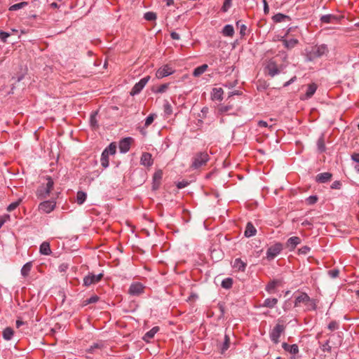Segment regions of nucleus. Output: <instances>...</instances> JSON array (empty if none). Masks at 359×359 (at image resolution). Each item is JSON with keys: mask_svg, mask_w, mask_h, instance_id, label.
Wrapping results in <instances>:
<instances>
[{"mask_svg": "<svg viewBox=\"0 0 359 359\" xmlns=\"http://www.w3.org/2000/svg\"><path fill=\"white\" fill-rule=\"evenodd\" d=\"M329 50L326 45H316L306 49V57L309 61H313L328 53Z\"/></svg>", "mask_w": 359, "mask_h": 359, "instance_id": "f257e3e1", "label": "nucleus"}, {"mask_svg": "<svg viewBox=\"0 0 359 359\" xmlns=\"http://www.w3.org/2000/svg\"><path fill=\"white\" fill-rule=\"evenodd\" d=\"M46 183L40 185L36 191V196L39 199L46 198L53 188L54 182L50 177H46Z\"/></svg>", "mask_w": 359, "mask_h": 359, "instance_id": "f03ea898", "label": "nucleus"}, {"mask_svg": "<svg viewBox=\"0 0 359 359\" xmlns=\"http://www.w3.org/2000/svg\"><path fill=\"white\" fill-rule=\"evenodd\" d=\"M209 155L207 152L196 153L193 158L191 168L193 169H198L199 168L205 165L209 161Z\"/></svg>", "mask_w": 359, "mask_h": 359, "instance_id": "7ed1b4c3", "label": "nucleus"}, {"mask_svg": "<svg viewBox=\"0 0 359 359\" xmlns=\"http://www.w3.org/2000/svg\"><path fill=\"white\" fill-rule=\"evenodd\" d=\"M348 226H325V230L331 236L341 237L344 234L350 233V230L347 229Z\"/></svg>", "mask_w": 359, "mask_h": 359, "instance_id": "20e7f679", "label": "nucleus"}, {"mask_svg": "<svg viewBox=\"0 0 359 359\" xmlns=\"http://www.w3.org/2000/svg\"><path fill=\"white\" fill-rule=\"evenodd\" d=\"M283 250V245L281 243H276L269 246L266 250V258L268 261L273 260Z\"/></svg>", "mask_w": 359, "mask_h": 359, "instance_id": "39448f33", "label": "nucleus"}, {"mask_svg": "<svg viewBox=\"0 0 359 359\" xmlns=\"http://www.w3.org/2000/svg\"><path fill=\"white\" fill-rule=\"evenodd\" d=\"M280 320H278V323L270 332V339L274 344H278L280 340V335L285 332V325L280 324Z\"/></svg>", "mask_w": 359, "mask_h": 359, "instance_id": "423d86ee", "label": "nucleus"}, {"mask_svg": "<svg viewBox=\"0 0 359 359\" xmlns=\"http://www.w3.org/2000/svg\"><path fill=\"white\" fill-rule=\"evenodd\" d=\"M265 69L269 76L274 77L280 73L283 66L278 67L277 62L273 59H271L268 61Z\"/></svg>", "mask_w": 359, "mask_h": 359, "instance_id": "0eeeda50", "label": "nucleus"}, {"mask_svg": "<svg viewBox=\"0 0 359 359\" xmlns=\"http://www.w3.org/2000/svg\"><path fill=\"white\" fill-rule=\"evenodd\" d=\"M149 79H150L149 76H147L141 79L140 80V81L137 82V83H135V85L132 88V90L130 91V95H137L138 93H140L142 91V90L144 88L146 84L148 83Z\"/></svg>", "mask_w": 359, "mask_h": 359, "instance_id": "6e6552de", "label": "nucleus"}, {"mask_svg": "<svg viewBox=\"0 0 359 359\" xmlns=\"http://www.w3.org/2000/svg\"><path fill=\"white\" fill-rule=\"evenodd\" d=\"M103 277L102 273H99L98 275H94L93 273H89L83 278V285L86 287H88L92 284H95L99 282L102 278Z\"/></svg>", "mask_w": 359, "mask_h": 359, "instance_id": "1a4fd4ad", "label": "nucleus"}, {"mask_svg": "<svg viewBox=\"0 0 359 359\" xmlns=\"http://www.w3.org/2000/svg\"><path fill=\"white\" fill-rule=\"evenodd\" d=\"M145 287L140 283H135L130 285L128 293L133 296H139L144 291Z\"/></svg>", "mask_w": 359, "mask_h": 359, "instance_id": "9d476101", "label": "nucleus"}, {"mask_svg": "<svg viewBox=\"0 0 359 359\" xmlns=\"http://www.w3.org/2000/svg\"><path fill=\"white\" fill-rule=\"evenodd\" d=\"M175 72V70L172 69L168 65H163L160 67L156 73V76L158 79H162L169 75L172 74Z\"/></svg>", "mask_w": 359, "mask_h": 359, "instance_id": "9b49d317", "label": "nucleus"}, {"mask_svg": "<svg viewBox=\"0 0 359 359\" xmlns=\"http://www.w3.org/2000/svg\"><path fill=\"white\" fill-rule=\"evenodd\" d=\"M56 205L54 201H46L39 204V210L46 213H49L55 208Z\"/></svg>", "mask_w": 359, "mask_h": 359, "instance_id": "f8f14e48", "label": "nucleus"}, {"mask_svg": "<svg viewBox=\"0 0 359 359\" xmlns=\"http://www.w3.org/2000/svg\"><path fill=\"white\" fill-rule=\"evenodd\" d=\"M133 140L132 137H126L119 142V150L121 153H126L130 150L131 143Z\"/></svg>", "mask_w": 359, "mask_h": 359, "instance_id": "ddd939ff", "label": "nucleus"}, {"mask_svg": "<svg viewBox=\"0 0 359 359\" xmlns=\"http://www.w3.org/2000/svg\"><path fill=\"white\" fill-rule=\"evenodd\" d=\"M302 240L298 236H292L287 239L285 247L290 250L293 251L297 245L301 243Z\"/></svg>", "mask_w": 359, "mask_h": 359, "instance_id": "4468645a", "label": "nucleus"}, {"mask_svg": "<svg viewBox=\"0 0 359 359\" xmlns=\"http://www.w3.org/2000/svg\"><path fill=\"white\" fill-rule=\"evenodd\" d=\"M154 160L152 158V156L150 153L144 152L140 158V163L141 165L150 167L153 165Z\"/></svg>", "mask_w": 359, "mask_h": 359, "instance_id": "2eb2a0df", "label": "nucleus"}, {"mask_svg": "<svg viewBox=\"0 0 359 359\" xmlns=\"http://www.w3.org/2000/svg\"><path fill=\"white\" fill-rule=\"evenodd\" d=\"M310 299V297L306 293L301 292L300 294L295 298L294 306H299L301 304L307 305Z\"/></svg>", "mask_w": 359, "mask_h": 359, "instance_id": "dca6fc26", "label": "nucleus"}, {"mask_svg": "<svg viewBox=\"0 0 359 359\" xmlns=\"http://www.w3.org/2000/svg\"><path fill=\"white\" fill-rule=\"evenodd\" d=\"M162 177H163V172L161 170H157L156 172H154V176H153V183H152L153 190H156L159 188Z\"/></svg>", "mask_w": 359, "mask_h": 359, "instance_id": "f3484780", "label": "nucleus"}, {"mask_svg": "<svg viewBox=\"0 0 359 359\" xmlns=\"http://www.w3.org/2000/svg\"><path fill=\"white\" fill-rule=\"evenodd\" d=\"M332 177V173L328 172L319 173L316 177V181L318 183H326L331 180Z\"/></svg>", "mask_w": 359, "mask_h": 359, "instance_id": "a211bd4d", "label": "nucleus"}, {"mask_svg": "<svg viewBox=\"0 0 359 359\" xmlns=\"http://www.w3.org/2000/svg\"><path fill=\"white\" fill-rule=\"evenodd\" d=\"M283 348L291 354L296 355L299 353V348L297 344L290 345L285 342L282 344Z\"/></svg>", "mask_w": 359, "mask_h": 359, "instance_id": "6ab92c4d", "label": "nucleus"}, {"mask_svg": "<svg viewBox=\"0 0 359 359\" xmlns=\"http://www.w3.org/2000/svg\"><path fill=\"white\" fill-rule=\"evenodd\" d=\"M317 90V85L314 83L309 84L307 87L306 92L302 99L311 98Z\"/></svg>", "mask_w": 359, "mask_h": 359, "instance_id": "aec40b11", "label": "nucleus"}, {"mask_svg": "<svg viewBox=\"0 0 359 359\" xmlns=\"http://www.w3.org/2000/svg\"><path fill=\"white\" fill-rule=\"evenodd\" d=\"M159 331V327L158 326L154 327L149 331L145 333L144 337H142L143 340L149 342L150 339L154 338L155 334Z\"/></svg>", "mask_w": 359, "mask_h": 359, "instance_id": "412c9836", "label": "nucleus"}, {"mask_svg": "<svg viewBox=\"0 0 359 359\" xmlns=\"http://www.w3.org/2000/svg\"><path fill=\"white\" fill-rule=\"evenodd\" d=\"M223 89L222 88H215L212 93V99L213 100L221 101L223 99Z\"/></svg>", "mask_w": 359, "mask_h": 359, "instance_id": "4be33fe9", "label": "nucleus"}, {"mask_svg": "<svg viewBox=\"0 0 359 359\" xmlns=\"http://www.w3.org/2000/svg\"><path fill=\"white\" fill-rule=\"evenodd\" d=\"M246 266V263L242 261L240 258L236 259L233 264V267L238 271H244Z\"/></svg>", "mask_w": 359, "mask_h": 359, "instance_id": "5701e85b", "label": "nucleus"}, {"mask_svg": "<svg viewBox=\"0 0 359 359\" xmlns=\"http://www.w3.org/2000/svg\"><path fill=\"white\" fill-rule=\"evenodd\" d=\"M40 253L44 255H50L52 252L50 247V243L48 242H43L39 248Z\"/></svg>", "mask_w": 359, "mask_h": 359, "instance_id": "b1692460", "label": "nucleus"}, {"mask_svg": "<svg viewBox=\"0 0 359 359\" xmlns=\"http://www.w3.org/2000/svg\"><path fill=\"white\" fill-rule=\"evenodd\" d=\"M234 28L231 25H226L222 30V34L224 36L232 37L234 35Z\"/></svg>", "mask_w": 359, "mask_h": 359, "instance_id": "393cba45", "label": "nucleus"}, {"mask_svg": "<svg viewBox=\"0 0 359 359\" xmlns=\"http://www.w3.org/2000/svg\"><path fill=\"white\" fill-rule=\"evenodd\" d=\"M338 18L334 15H325L321 16L320 21L323 23H333L338 22Z\"/></svg>", "mask_w": 359, "mask_h": 359, "instance_id": "a878e982", "label": "nucleus"}, {"mask_svg": "<svg viewBox=\"0 0 359 359\" xmlns=\"http://www.w3.org/2000/svg\"><path fill=\"white\" fill-rule=\"evenodd\" d=\"M284 46L287 49L293 48L298 43L299 41L296 39H283Z\"/></svg>", "mask_w": 359, "mask_h": 359, "instance_id": "bb28decb", "label": "nucleus"}, {"mask_svg": "<svg viewBox=\"0 0 359 359\" xmlns=\"http://www.w3.org/2000/svg\"><path fill=\"white\" fill-rule=\"evenodd\" d=\"M208 68V65L204 64L194 69L193 72V76L198 77L202 75Z\"/></svg>", "mask_w": 359, "mask_h": 359, "instance_id": "cd10ccee", "label": "nucleus"}, {"mask_svg": "<svg viewBox=\"0 0 359 359\" xmlns=\"http://www.w3.org/2000/svg\"><path fill=\"white\" fill-rule=\"evenodd\" d=\"M277 303L278 299L276 298H267L264 301L262 306L273 309L275 307Z\"/></svg>", "mask_w": 359, "mask_h": 359, "instance_id": "c85d7f7f", "label": "nucleus"}, {"mask_svg": "<svg viewBox=\"0 0 359 359\" xmlns=\"http://www.w3.org/2000/svg\"><path fill=\"white\" fill-rule=\"evenodd\" d=\"M280 284V281L279 280H274L273 281H271L270 283H269L266 287V290L270 293V294H272L274 292V290L275 288L279 285Z\"/></svg>", "mask_w": 359, "mask_h": 359, "instance_id": "c756f323", "label": "nucleus"}, {"mask_svg": "<svg viewBox=\"0 0 359 359\" xmlns=\"http://www.w3.org/2000/svg\"><path fill=\"white\" fill-rule=\"evenodd\" d=\"M32 263L31 262L26 263L21 269V274L23 277H27L32 269Z\"/></svg>", "mask_w": 359, "mask_h": 359, "instance_id": "7c9ffc66", "label": "nucleus"}, {"mask_svg": "<svg viewBox=\"0 0 359 359\" xmlns=\"http://www.w3.org/2000/svg\"><path fill=\"white\" fill-rule=\"evenodd\" d=\"M230 344V339L228 335L224 336V340L223 344L220 346V352L223 354L229 348Z\"/></svg>", "mask_w": 359, "mask_h": 359, "instance_id": "2f4dec72", "label": "nucleus"}, {"mask_svg": "<svg viewBox=\"0 0 359 359\" xmlns=\"http://www.w3.org/2000/svg\"><path fill=\"white\" fill-rule=\"evenodd\" d=\"M257 229L255 226H246V229L245 231L244 235L245 237H251L256 234Z\"/></svg>", "mask_w": 359, "mask_h": 359, "instance_id": "473e14b6", "label": "nucleus"}, {"mask_svg": "<svg viewBox=\"0 0 359 359\" xmlns=\"http://www.w3.org/2000/svg\"><path fill=\"white\" fill-rule=\"evenodd\" d=\"M317 147L318 149L320 152H324L325 151V139L324 135H322L317 141Z\"/></svg>", "mask_w": 359, "mask_h": 359, "instance_id": "72a5a7b5", "label": "nucleus"}, {"mask_svg": "<svg viewBox=\"0 0 359 359\" xmlns=\"http://www.w3.org/2000/svg\"><path fill=\"white\" fill-rule=\"evenodd\" d=\"M13 330L11 327H6L3 331V337L6 340H11L13 336Z\"/></svg>", "mask_w": 359, "mask_h": 359, "instance_id": "f704fd0d", "label": "nucleus"}, {"mask_svg": "<svg viewBox=\"0 0 359 359\" xmlns=\"http://www.w3.org/2000/svg\"><path fill=\"white\" fill-rule=\"evenodd\" d=\"M273 22H284L286 19H289V17L283 13H277L274 15L272 18Z\"/></svg>", "mask_w": 359, "mask_h": 359, "instance_id": "c9c22d12", "label": "nucleus"}, {"mask_svg": "<svg viewBox=\"0 0 359 359\" xmlns=\"http://www.w3.org/2000/svg\"><path fill=\"white\" fill-rule=\"evenodd\" d=\"M116 151V146L114 142H112L103 151V152L109 156L115 154Z\"/></svg>", "mask_w": 359, "mask_h": 359, "instance_id": "e433bc0d", "label": "nucleus"}, {"mask_svg": "<svg viewBox=\"0 0 359 359\" xmlns=\"http://www.w3.org/2000/svg\"><path fill=\"white\" fill-rule=\"evenodd\" d=\"M28 4L27 2L26 1H22V2H20V3H18V4H15L14 5H12L9 7L8 10L10 11H18L19 9H21L22 8H24L25 6H26Z\"/></svg>", "mask_w": 359, "mask_h": 359, "instance_id": "4c0bfd02", "label": "nucleus"}, {"mask_svg": "<svg viewBox=\"0 0 359 359\" xmlns=\"http://www.w3.org/2000/svg\"><path fill=\"white\" fill-rule=\"evenodd\" d=\"M86 194L83 191H78L76 194V202L78 204L81 205L86 199Z\"/></svg>", "mask_w": 359, "mask_h": 359, "instance_id": "58836bf2", "label": "nucleus"}, {"mask_svg": "<svg viewBox=\"0 0 359 359\" xmlns=\"http://www.w3.org/2000/svg\"><path fill=\"white\" fill-rule=\"evenodd\" d=\"M233 285V279L231 278H226L222 281V287L225 289H230Z\"/></svg>", "mask_w": 359, "mask_h": 359, "instance_id": "ea45409f", "label": "nucleus"}, {"mask_svg": "<svg viewBox=\"0 0 359 359\" xmlns=\"http://www.w3.org/2000/svg\"><path fill=\"white\" fill-rule=\"evenodd\" d=\"M100 161L103 168H106L109 166V156L103 151L101 155Z\"/></svg>", "mask_w": 359, "mask_h": 359, "instance_id": "a19ab883", "label": "nucleus"}, {"mask_svg": "<svg viewBox=\"0 0 359 359\" xmlns=\"http://www.w3.org/2000/svg\"><path fill=\"white\" fill-rule=\"evenodd\" d=\"M168 87H169V83H164V84L159 86L156 89H153V91L155 93H163L167 90Z\"/></svg>", "mask_w": 359, "mask_h": 359, "instance_id": "79ce46f5", "label": "nucleus"}, {"mask_svg": "<svg viewBox=\"0 0 359 359\" xmlns=\"http://www.w3.org/2000/svg\"><path fill=\"white\" fill-rule=\"evenodd\" d=\"M317 300L315 299H310V301L309 302L308 304L306 305L307 306L308 310H316L317 309Z\"/></svg>", "mask_w": 359, "mask_h": 359, "instance_id": "37998d69", "label": "nucleus"}, {"mask_svg": "<svg viewBox=\"0 0 359 359\" xmlns=\"http://www.w3.org/2000/svg\"><path fill=\"white\" fill-rule=\"evenodd\" d=\"M318 198L317 196H310L309 197L306 198V203L307 205H311L317 203Z\"/></svg>", "mask_w": 359, "mask_h": 359, "instance_id": "c03bdc74", "label": "nucleus"}, {"mask_svg": "<svg viewBox=\"0 0 359 359\" xmlns=\"http://www.w3.org/2000/svg\"><path fill=\"white\" fill-rule=\"evenodd\" d=\"M144 18L146 20L153 21L156 19V14L154 12H147L144 14Z\"/></svg>", "mask_w": 359, "mask_h": 359, "instance_id": "a18cd8bd", "label": "nucleus"}, {"mask_svg": "<svg viewBox=\"0 0 359 359\" xmlns=\"http://www.w3.org/2000/svg\"><path fill=\"white\" fill-rule=\"evenodd\" d=\"M351 159L358 163V165L355 166V168L357 172H359V153H353L351 155Z\"/></svg>", "mask_w": 359, "mask_h": 359, "instance_id": "49530a36", "label": "nucleus"}, {"mask_svg": "<svg viewBox=\"0 0 359 359\" xmlns=\"http://www.w3.org/2000/svg\"><path fill=\"white\" fill-rule=\"evenodd\" d=\"M232 109L231 105H220L218 108V111L221 114L226 113Z\"/></svg>", "mask_w": 359, "mask_h": 359, "instance_id": "de8ad7c7", "label": "nucleus"}, {"mask_svg": "<svg viewBox=\"0 0 359 359\" xmlns=\"http://www.w3.org/2000/svg\"><path fill=\"white\" fill-rule=\"evenodd\" d=\"M155 114H149L146 120H145V123H144V126L146 128H147L148 126H149L154 121V117H155Z\"/></svg>", "mask_w": 359, "mask_h": 359, "instance_id": "09e8293b", "label": "nucleus"}, {"mask_svg": "<svg viewBox=\"0 0 359 359\" xmlns=\"http://www.w3.org/2000/svg\"><path fill=\"white\" fill-rule=\"evenodd\" d=\"M231 6V0H224V2L223 4V6L222 7V11L223 12H226L229 8Z\"/></svg>", "mask_w": 359, "mask_h": 359, "instance_id": "8fccbe9b", "label": "nucleus"}, {"mask_svg": "<svg viewBox=\"0 0 359 359\" xmlns=\"http://www.w3.org/2000/svg\"><path fill=\"white\" fill-rule=\"evenodd\" d=\"M96 114H97L96 112L94 113L93 114H91L90 118V125L93 128H95V127L98 126L97 121V119H96Z\"/></svg>", "mask_w": 359, "mask_h": 359, "instance_id": "3c124183", "label": "nucleus"}, {"mask_svg": "<svg viewBox=\"0 0 359 359\" xmlns=\"http://www.w3.org/2000/svg\"><path fill=\"white\" fill-rule=\"evenodd\" d=\"M310 250L311 248L309 246L304 245L298 250V252L300 255H307Z\"/></svg>", "mask_w": 359, "mask_h": 359, "instance_id": "603ef678", "label": "nucleus"}, {"mask_svg": "<svg viewBox=\"0 0 359 359\" xmlns=\"http://www.w3.org/2000/svg\"><path fill=\"white\" fill-rule=\"evenodd\" d=\"M339 274V271L337 269H334L328 271V275L332 278H335L338 277Z\"/></svg>", "mask_w": 359, "mask_h": 359, "instance_id": "864d4df0", "label": "nucleus"}, {"mask_svg": "<svg viewBox=\"0 0 359 359\" xmlns=\"http://www.w3.org/2000/svg\"><path fill=\"white\" fill-rule=\"evenodd\" d=\"M10 36V34L0 30V40L2 42H6V39Z\"/></svg>", "mask_w": 359, "mask_h": 359, "instance_id": "5fc2aeb1", "label": "nucleus"}, {"mask_svg": "<svg viewBox=\"0 0 359 359\" xmlns=\"http://www.w3.org/2000/svg\"><path fill=\"white\" fill-rule=\"evenodd\" d=\"M338 328V324L335 321H332L328 325V329L331 331L335 330Z\"/></svg>", "mask_w": 359, "mask_h": 359, "instance_id": "6e6d98bb", "label": "nucleus"}, {"mask_svg": "<svg viewBox=\"0 0 359 359\" xmlns=\"http://www.w3.org/2000/svg\"><path fill=\"white\" fill-rule=\"evenodd\" d=\"M69 268V265L66 263H62L58 266V270L60 272H65Z\"/></svg>", "mask_w": 359, "mask_h": 359, "instance_id": "4d7b16f0", "label": "nucleus"}, {"mask_svg": "<svg viewBox=\"0 0 359 359\" xmlns=\"http://www.w3.org/2000/svg\"><path fill=\"white\" fill-rule=\"evenodd\" d=\"M331 348H332V347H331V346H330V343H329L328 340L323 345V347H322V350L323 351H327V352H330Z\"/></svg>", "mask_w": 359, "mask_h": 359, "instance_id": "13d9d810", "label": "nucleus"}, {"mask_svg": "<svg viewBox=\"0 0 359 359\" xmlns=\"http://www.w3.org/2000/svg\"><path fill=\"white\" fill-rule=\"evenodd\" d=\"M98 297L95 295V296H92L90 297L89 299H88L86 300V303L87 304H93V303H95L98 301Z\"/></svg>", "mask_w": 359, "mask_h": 359, "instance_id": "bf43d9fd", "label": "nucleus"}, {"mask_svg": "<svg viewBox=\"0 0 359 359\" xmlns=\"http://www.w3.org/2000/svg\"><path fill=\"white\" fill-rule=\"evenodd\" d=\"M341 183L339 181H334L332 185L331 188L333 189H339L341 188Z\"/></svg>", "mask_w": 359, "mask_h": 359, "instance_id": "052dcab7", "label": "nucleus"}, {"mask_svg": "<svg viewBox=\"0 0 359 359\" xmlns=\"http://www.w3.org/2000/svg\"><path fill=\"white\" fill-rule=\"evenodd\" d=\"M19 205V202H14V203H11L8 208H7V210L8 211H12L13 210H15L18 206Z\"/></svg>", "mask_w": 359, "mask_h": 359, "instance_id": "680f3d73", "label": "nucleus"}, {"mask_svg": "<svg viewBox=\"0 0 359 359\" xmlns=\"http://www.w3.org/2000/svg\"><path fill=\"white\" fill-rule=\"evenodd\" d=\"M262 2H263V5H264V13L265 15H267L269 13V7L268 3H267L266 0H262Z\"/></svg>", "mask_w": 359, "mask_h": 359, "instance_id": "e2e57ef3", "label": "nucleus"}, {"mask_svg": "<svg viewBox=\"0 0 359 359\" xmlns=\"http://www.w3.org/2000/svg\"><path fill=\"white\" fill-rule=\"evenodd\" d=\"M247 27L242 24L240 25V34L243 36L246 34Z\"/></svg>", "mask_w": 359, "mask_h": 359, "instance_id": "0e129e2a", "label": "nucleus"}, {"mask_svg": "<svg viewBox=\"0 0 359 359\" xmlns=\"http://www.w3.org/2000/svg\"><path fill=\"white\" fill-rule=\"evenodd\" d=\"M164 111L168 114H170L172 113V107L169 103H166L164 105Z\"/></svg>", "mask_w": 359, "mask_h": 359, "instance_id": "69168bd1", "label": "nucleus"}, {"mask_svg": "<svg viewBox=\"0 0 359 359\" xmlns=\"http://www.w3.org/2000/svg\"><path fill=\"white\" fill-rule=\"evenodd\" d=\"M170 36H171V38H172V39H174V40H179V39H180V34H177V32H171V34H170Z\"/></svg>", "mask_w": 359, "mask_h": 359, "instance_id": "338daca9", "label": "nucleus"}, {"mask_svg": "<svg viewBox=\"0 0 359 359\" xmlns=\"http://www.w3.org/2000/svg\"><path fill=\"white\" fill-rule=\"evenodd\" d=\"M258 126L259 127H265L266 128V127H268V123H267V122H266L264 121H259L258 122Z\"/></svg>", "mask_w": 359, "mask_h": 359, "instance_id": "774afa93", "label": "nucleus"}]
</instances>
